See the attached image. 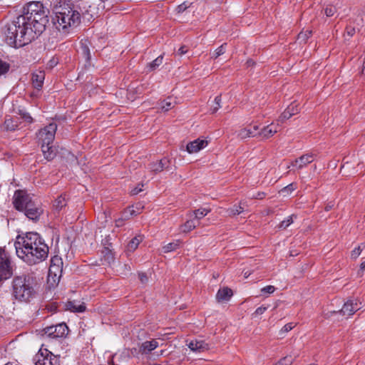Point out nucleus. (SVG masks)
<instances>
[{
	"label": "nucleus",
	"instance_id": "18",
	"mask_svg": "<svg viewBox=\"0 0 365 365\" xmlns=\"http://www.w3.org/2000/svg\"><path fill=\"white\" fill-rule=\"evenodd\" d=\"M299 112L297 105L295 103H291L287 109L281 114L278 121L283 123L285 120L290 118L292 115L297 114Z\"/></svg>",
	"mask_w": 365,
	"mask_h": 365
},
{
	"label": "nucleus",
	"instance_id": "53",
	"mask_svg": "<svg viewBox=\"0 0 365 365\" xmlns=\"http://www.w3.org/2000/svg\"><path fill=\"white\" fill-rule=\"evenodd\" d=\"M267 309V307L261 306L255 310L254 314H255V315L262 314Z\"/></svg>",
	"mask_w": 365,
	"mask_h": 365
},
{
	"label": "nucleus",
	"instance_id": "23",
	"mask_svg": "<svg viewBox=\"0 0 365 365\" xmlns=\"http://www.w3.org/2000/svg\"><path fill=\"white\" fill-rule=\"evenodd\" d=\"M135 206L134 205H132L130 207H128V208H126L123 214H122V217L121 218H119L118 220H116V223H117V225L118 226H120L121 224V222L124 220H128L130 219L132 216H135V215H137L138 214H139V211H137L134 209Z\"/></svg>",
	"mask_w": 365,
	"mask_h": 365
},
{
	"label": "nucleus",
	"instance_id": "32",
	"mask_svg": "<svg viewBox=\"0 0 365 365\" xmlns=\"http://www.w3.org/2000/svg\"><path fill=\"white\" fill-rule=\"evenodd\" d=\"M44 158L48 161L52 160L56 155V149L51 145L50 148H47L46 150H43Z\"/></svg>",
	"mask_w": 365,
	"mask_h": 365
},
{
	"label": "nucleus",
	"instance_id": "12",
	"mask_svg": "<svg viewBox=\"0 0 365 365\" xmlns=\"http://www.w3.org/2000/svg\"><path fill=\"white\" fill-rule=\"evenodd\" d=\"M314 160V155L312 153H307L299 158H297L295 160L292 161L291 165L292 167H295L297 169H302L304 167L307 166L308 164L313 162Z\"/></svg>",
	"mask_w": 365,
	"mask_h": 365
},
{
	"label": "nucleus",
	"instance_id": "40",
	"mask_svg": "<svg viewBox=\"0 0 365 365\" xmlns=\"http://www.w3.org/2000/svg\"><path fill=\"white\" fill-rule=\"evenodd\" d=\"M240 135L242 138H245L247 137H254L257 135L252 129L245 128L240 131Z\"/></svg>",
	"mask_w": 365,
	"mask_h": 365
},
{
	"label": "nucleus",
	"instance_id": "9",
	"mask_svg": "<svg viewBox=\"0 0 365 365\" xmlns=\"http://www.w3.org/2000/svg\"><path fill=\"white\" fill-rule=\"evenodd\" d=\"M56 130L57 125L55 123H51L38 131V137L43 143L52 144Z\"/></svg>",
	"mask_w": 365,
	"mask_h": 365
},
{
	"label": "nucleus",
	"instance_id": "1",
	"mask_svg": "<svg viewBox=\"0 0 365 365\" xmlns=\"http://www.w3.org/2000/svg\"><path fill=\"white\" fill-rule=\"evenodd\" d=\"M49 11L40 1H31L23 8V14L4 27L5 41L14 48H20L36 40L46 30Z\"/></svg>",
	"mask_w": 365,
	"mask_h": 365
},
{
	"label": "nucleus",
	"instance_id": "38",
	"mask_svg": "<svg viewBox=\"0 0 365 365\" xmlns=\"http://www.w3.org/2000/svg\"><path fill=\"white\" fill-rule=\"evenodd\" d=\"M212 103H213V105L211 106L210 110H211L212 113H215L221 107V96L220 95L217 96L215 98L214 101Z\"/></svg>",
	"mask_w": 365,
	"mask_h": 365
},
{
	"label": "nucleus",
	"instance_id": "49",
	"mask_svg": "<svg viewBox=\"0 0 365 365\" xmlns=\"http://www.w3.org/2000/svg\"><path fill=\"white\" fill-rule=\"evenodd\" d=\"M293 323H288L285 324L280 330L281 333H286L291 331L294 328Z\"/></svg>",
	"mask_w": 365,
	"mask_h": 365
},
{
	"label": "nucleus",
	"instance_id": "17",
	"mask_svg": "<svg viewBox=\"0 0 365 365\" xmlns=\"http://www.w3.org/2000/svg\"><path fill=\"white\" fill-rule=\"evenodd\" d=\"M158 346V342L155 339L144 341L139 347V353L145 355L149 354Z\"/></svg>",
	"mask_w": 365,
	"mask_h": 365
},
{
	"label": "nucleus",
	"instance_id": "31",
	"mask_svg": "<svg viewBox=\"0 0 365 365\" xmlns=\"http://www.w3.org/2000/svg\"><path fill=\"white\" fill-rule=\"evenodd\" d=\"M180 243L181 242L180 240H176L175 242H170L163 247V252L165 253H167L176 250L180 247Z\"/></svg>",
	"mask_w": 365,
	"mask_h": 365
},
{
	"label": "nucleus",
	"instance_id": "22",
	"mask_svg": "<svg viewBox=\"0 0 365 365\" xmlns=\"http://www.w3.org/2000/svg\"><path fill=\"white\" fill-rule=\"evenodd\" d=\"M279 125H274L273 123L264 127L258 134L263 138H269L274 135L278 131Z\"/></svg>",
	"mask_w": 365,
	"mask_h": 365
},
{
	"label": "nucleus",
	"instance_id": "60",
	"mask_svg": "<svg viewBox=\"0 0 365 365\" xmlns=\"http://www.w3.org/2000/svg\"><path fill=\"white\" fill-rule=\"evenodd\" d=\"M50 63H51V66H53V65H56L57 63V61L53 58L52 60L50 61Z\"/></svg>",
	"mask_w": 365,
	"mask_h": 365
},
{
	"label": "nucleus",
	"instance_id": "15",
	"mask_svg": "<svg viewBox=\"0 0 365 365\" xmlns=\"http://www.w3.org/2000/svg\"><path fill=\"white\" fill-rule=\"evenodd\" d=\"M360 309L356 302L349 299L344 303L343 307L340 310V313L344 316H351Z\"/></svg>",
	"mask_w": 365,
	"mask_h": 365
},
{
	"label": "nucleus",
	"instance_id": "45",
	"mask_svg": "<svg viewBox=\"0 0 365 365\" xmlns=\"http://www.w3.org/2000/svg\"><path fill=\"white\" fill-rule=\"evenodd\" d=\"M336 12V9L335 6H327L324 9V13L327 16L331 17L334 15V14Z\"/></svg>",
	"mask_w": 365,
	"mask_h": 365
},
{
	"label": "nucleus",
	"instance_id": "2",
	"mask_svg": "<svg viewBox=\"0 0 365 365\" xmlns=\"http://www.w3.org/2000/svg\"><path fill=\"white\" fill-rule=\"evenodd\" d=\"M14 246L17 257L29 265L39 264L45 261L48 255V246L36 232L19 235Z\"/></svg>",
	"mask_w": 365,
	"mask_h": 365
},
{
	"label": "nucleus",
	"instance_id": "56",
	"mask_svg": "<svg viewBox=\"0 0 365 365\" xmlns=\"http://www.w3.org/2000/svg\"><path fill=\"white\" fill-rule=\"evenodd\" d=\"M142 191V189L138 187H136L135 188H133L132 190H131V195H138V193H140V192Z\"/></svg>",
	"mask_w": 365,
	"mask_h": 365
},
{
	"label": "nucleus",
	"instance_id": "42",
	"mask_svg": "<svg viewBox=\"0 0 365 365\" xmlns=\"http://www.w3.org/2000/svg\"><path fill=\"white\" fill-rule=\"evenodd\" d=\"M173 107L172 102L170 101V98H168L167 101H163L161 102L160 108L162 110L166 112L170 110Z\"/></svg>",
	"mask_w": 365,
	"mask_h": 365
},
{
	"label": "nucleus",
	"instance_id": "51",
	"mask_svg": "<svg viewBox=\"0 0 365 365\" xmlns=\"http://www.w3.org/2000/svg\"><path fill=\"white\" fill-rule=\"evenodd\" d=\"M188 49L187 48V46H182L180 48H179V49L176 51V54L178 56H182V55L187 53Z\"/></svg>",
	"mask_w": 365,
	"mask_h": 365
},
{
	"label": "nucleus",
	"instance_id": "46",
	"mask_svg": "<svg viewBox=\"0 0 365 365\" xmlns=\"http://www.w3.org/2000/svg\"><path fill=\"white\" fill-rule=\"evenodd\" d=\"M312 34V31H306L304 33L303 32H301L300 34H299L298 35V39L301 41H306V40L309 38V36H311Z\"/></svg>",
	"mask_w": 365,
	"mask_h": 365
},
{
	"label": "nucleus",
	"instance_id": "4",
	"mask_svg": "<svg viewBox=\"0 0 365 365\" xmlns=\"http://www.w3.org/2000/svg\"><path fill=\"white\" fill-rule=\"evenodd\" d=\"M33 284V278L29 275L14 277L12 281L14 297L21 302H29L35 294Z\"/></svg>",
	"mask_w": 365,
	"mask_h": 365
},
{
	"label": "nucleus",
	"instance_id": "19",
	"mask_svg": "<svg viewBox=\"0 0 365 365\" xmlns=\"http://www.w3.org/2000/svg\"><path fill=\"white\" fill-rule=\"evenodd\" d=\"M233 295L232 290L229 287L220 289L216 294V299L218 302H227Z\"/></svg>",
	"mask_w": 365,
	"mask_h": 365
},
{
	"label": "nucleus",
	"instance_id": "37",
	"mask_svg": "<svg viewBox=\"0 0 365 365\" xmlns=\"http://www.w3.org/2000/svg\"><path fill=\"white\" fill-rule=\"evenodd\" d=\"M227 43H223L217 48H216L214 52L211 55V58L213 59H217L219 56L224 54L225 52V46Z\"/></svg>",
	"mask_w": 365,
	"mask_h": 365
},
{
	"label": "nucleus",
	"instance_id": "44",
	"mask_svg": "<svg viewBox=\"0 0 365 365\" xmlns=\"http://www.w3.org/2000/svg\"><path fill=\"white\" fill-rule=\"evenodd\" d=\"M60 261H61V259H58L57 257L53 258L51 259V266L49 267V272L50 273H52V272L55 273L56 271L59 269L58 266L55 264V262H59Z\"/></svg>",
	"mask_w": 365,
	"mask_h": 365
},
{
	"label": "nucleus",
	"instance_id": "62",
	"mask_svg": "<svg viewBox=\"0 0 365 365\" xmlns=\"http://www.w3.org/2000/svg\"><path fill=\"white\" fill-rule=\"evenodd\" d=\"M360 267H361V269H362V270L365 269V260L363 262H361Z\"/></svg>",
	"mask_w": 365,
	"mask_h": 365
},
{
	"label": "nucleus",
	"instance_id": "5",
	"mask_svg": "<svg viewBox=\"0 0 365 365\" xmlns=\"http://www.w3.org/2000/svg\"><path fill=\"white\" fill-rule=\"evenodd\" d=\"M15 266L9 252L0 247V282L11 278Z\"/></svg>",
	"mask_w": 365,
	"mask_h": 365
},
{
	"label": "nucleus",
	"instance_id": "35",
	"mask_svg": "<svg viewBox=\"0 0 365 365\" xmlns=\"http://www.w3.org/2000/svg\"><path fill=\"white\" fill-rule=\"evenodd\" d=\"M81 54L83 56V58L86 59V61L87 62H89L91 60V51H90L89 47L86 44L82 43L81 46Z\"/></svg>",
	"mask_w": 365,
	"mask_h": 365
},
{
	"label": "nucleus",
	"instance_id": "20",
	"mask_svg": "<svg viewBox=\"0 0 365 365\" xmlns=\"http://www.w3.org/2000/svg\"><path fill=\"white\" fill-rule=\"evenodd\" d=\"M187 346L193 351L202 352L209 349L208 344L204 341H191Z\"/></svg>",
	"mask_w": 365,
	"mask_h": 365
},
{
	"label": "nucleus",
	"instance_id": "7",
	"mask_svg": "<svg viewBox=\"0 0 365 365\" xmlns=\"http://www.w3.org/2000/svg\"><path fill=\"white\" fill-rule=\"evenodd\" d=\"M34 361L36 365H59L58 359L47 349L39 350Z\"/></svg>",
	"mask_w": 365,
	"mask_h": 365
},
{
	"label": "nucleus",
	"instance_id": "64",
	"mask_svg": "<svg viewBox=\"0 0 365 365\" xmlns=\"http://www.w3.org/2000/svg\"><path fill=\"white\" fill-rule=\"evenodd\" d=\"M5 365H12V364H11L8 363V364H5Z\"/></svg>",
	"mask_w": 365,
	"mask_h": 365
},
{
	"label": "nucleus",
	"instance_id": "27",
	"mask_svg": "<svg viewBox=\"0 0 365 365\" xmlns=\"http://www.w3.org/2000/svg\"><path fill=\"white\" fill-rule=\"evenodd\" d=\"M246 206L247 205L245 202H240L239 205H235L230 207L227 212L230 215H240L245 211Z\"/></svg>",
	"mask_w": 365,
	"mask_h": 365
},
{
	"label": "nucleus",
	"instance_id": "58",
	"mask_svg": "<svg viewBox=\"0 0 365 365\" xmlns=\"http://www.w3.org/2000/svg\"><path fill=\"white\" fill-rule=\"evenodd\" d=\"M255 64V62L252 59H248L246 62V65L247 67L253 66Z\"/></svg>",
	"mask_w": 365,
	"mask_h": 365
},
{
	"label": "nucleus",
	"instance_id": "61",
	"mask_svg": "<svg viewBox=\"0 0 365 365\" xmlns=\"http://www.w3.org/2000/svg\"><path fill=\"white\" fill-rule=\"evenodd\" d=\"M135 207H136V209H137V211H139V212H140V210L141 209H143V206H141L140 204H139V205H138H138H136Z\"/></svg>",
	"mask_w": 365,
	"mask_h": 365
},
{
	"label": "nucleus",
	"instance_id": "33",
	"mask_svg": "<svg viewBox=\"0 0 365 365\" xmlns=\"http://www.w3.org/2000/svg\"><path fill=\"white\" fill-rule=\"evenodd\" d=\"M297 354L292 356L288 355L282 359H281L275 365H291L295 359L297 358Z\"/></svg>",
	"mask_w": 365,
	"mask_h": 365
},
{
	"label": "nucleus",
	"instance_id": "43",
	"mask_svg": "<svg viewBox=\"0 0 365 365\" xmlns=\"http://www.w3.org/2000/svg\"><path fill=\"white\" fill-rule=\"evenodd\" d=\"M296 188H297L296 185L294 183H291V184L288 185L287 186L284 187V188H282L280 190V192L282 193L284 195H289L292 191H294Z\"/></svg>",
	"mask_w": 365,
	"mask_h": 365
},
{
	"label": "nucleus",
	"instance_id": "3",
	"mask_svg": "<svg viewBox=\"0 0 365 365\" xmlns=\"http://www.w3.org/2000/svg\"><path fill=\"white\" fill-rule=\"evenodd\" d=\"M53 21L59 31L67 33L69 28H74L80 24L81 14L76 6L63 4L56 8Z\"/></svg>",
	"mask_w": 365,
	"mask_h": 365
},
{
	"label": "nucleus",
	"instance_id": "26",
	"mask_svg": "<svg viewBox=\"0 0 365 365\" xmlns=\"http://www.w3.org/2000/svg\"><path fill=\"white\" fill-rule=\"evenodd\" d=\"M67 205L66 195H61L53 202V207L57 212H60Z\"/></svg>",
	"mask_w": 365,
	"mask_h": 365
},
{
	"label": "nucleus",
	"instance_id": "13",
	"mask_svg": "<svg viewBox=\"0 0 365 365\" xmlns=\"http://www.w3.org/2000/svg\"><path fill=\"white\" fill-rule=\"evenodd\" d=\"M170 165V160L167 158H163L159 161L150 163L148 165V168L151 172L158 173L165 169H168Z\"/></svg>",
	"mask_w": 365,
	"mask_h": 365
},
{
	"label": "nucleus",
	"instance_id": "57",
	"mask_svg": "<svg viewBox=\"0 0 365 365\" xmlns=\"http://www.w3.org/2000/svg\"><path fill=\"white\" fill-rule=\"evenodd\" d=\"M52 145L51 144H47V143H43V142H42V144H41V150H47V148H50Z\"/></svg>",
	"mask_w": 365,
	"mask_h": 365
},
{
	"label": "nucleus",
	"instance_id": "6",
	"mask_svg": "<svg viewBox=\"0 0 365 365\" xmlns=\"http://www.w3.org/2000/svg\"><path fill=\"white\" fill-rule=\"evenodd\" d=\"M34 200L33 197L26 191L17 190L14 192L12 203L16 210L23 212L27 206Z\"/></svg>",
	"mask_w": 365,
	"mask_h": 365
},
{
	"label": "nucleus",
	"instance_id": "28",
	"mask_svg": "<svg viewBox=\"0 0 365 365\" xmlns=\"http://www.w3.org/2000/svg\"><path fill=\"white\" fill-rule=\"evenodd\" d=\"M101 252L103 259L107 264H110L114 262V254L109 247H106V248H103Z\"/></svg>",
	"mask_w": 365,
	"mask_h": 365
},
{
	"label": "nucleus",
	"instance_id": "16",
	"mask_svg": "<svg viewBox=\"0 0 365 365\" xmlns=\"http://www.w3.org/2000/svg\"><path fill=\"white\" fill-rule=\"evenodd\" d=\"M208 142L206 140H201L197 138L192 142H190L187 145L186 149L189 153H195L205 148Z\"/></svg>",
	"mask_w": 365,
	"mask_h": 365
},
{
	"label": "nucleus",
	"instance_id": "50",
	"mask_svg": "<svg viewBox=\"0 0 365 365\" xmlns=\"http://www.w3.org/2000/svg\"><path fill=\"white\" fill-rule=\"evenodd\" d=\"M188 8V6L185 2L178 5L176 8V11L178 13H182Z\"/></svg>",
	"mask_w": 365,
	"mask_h": 365
},
{
	"label": "nucleus",
	"instance_id": "8",
	"mask_svg": "<svg viewBox=\"0 0 365 365\" xmlns=\"http://www.w3.org/2000/svg\"><path fill=\"white\" fill-rule=\"evenodd\" d=\"M43 334L49 338L57 339L65 337L68 333V327L65 323L48 326L43 329Z\"/></svg>",
	"mask_w": 365,
	"mask_h": 365
},
{
	"label": "nucleus",
	"instance_id": "10",
	"mask_svg": "<svg viewBox=\"0 0 365 365\" xmlns=\"http://www.w3.org/2000/svg\"><path fill=\"white\" fill-rule=\"evenodd\" d=\"M23 212L29 220L34 222H37L43 214V209L42 208L41 204L34 200L27 206Z\"/></svg>",
	"mask_w": 365,
	"mask_h": 365
},
{
	"label": "nucleus",
	"instance_id": "54",
	"mask_svg": "<svg viewBox=\"0 0 365 365\" xmlns=\"http://www.w3.org/2000/svg\"><path fill=\"white\" fill-rule=\"evenodd\" d=\"M102 244L103 245V248H106V247H111V243L109 242V239L108 237H106L102 240Z\"/></svg>",
	"mask_w": 365,
	"mask_h": 365
},
{
	"label": "nucleus",
	"instance_id": "30",
	"mask_svg": "<svg viewBox=\"0 0 365 365\" xmlns=\"http://www.w3.org/2000/svg\"><path fill=\"white\" fill-rule=\"evenodd\" d=\"M211 212L210 208H200L195 210L192 212V214H190V217H191L194 215V217L200 222V220L205 217L209 212Z\"/></svg>",
	"mask_w": 365,
	"mask_h": 365
},
{
	"label": "nucleus",
	"instance_id": "34",
	"mask_svg": "<svg viewBox=\"0 0 365 365\" xmlns=\"http://www.w3.org/2000/svg\"><path fill=\"white\" fill-rule=\"evenodd\" d=\"M163 56L160 55L148 65L150 71L155 70L160 65L163 63Z\"/></svg>",
	"mask_w": 365,
	"mask_h": 365
},
{
	"label": "nucleus",
	"instance_id": "36",
	"mask_svg": "<svg viewBox=\"0 0 365 365\" xmlns=\"http://www.w3.org/2000/svg\"><path fill=\"white\" fill-rule=\"evenodd\" d=\"M10 64L0 58V77L5 76L10 70Z\"/></svg>",
	"mask_w": 365,
	"mask_h": 365
},
{
	"label": "nucleus",
	"instance_id": "25",
	"mask_svg": "<svg viewBox=\"0 0 365 365\" xmlns=\"http://www.w3.org/2000/svg\"><path fill=\"white\" fill-rule=\"evenodd\" d=\"M66 309L73 312H83L86 310L83 303L76 305L75 301H68L66 303Z\"/></svg>",
	"mask_w": 365,
	"mask_h": 365
},
{
	"label": "nucleus",
	"instance_id": "55",
	"mask_svg": "<svg viewBox=\"0 0 365 365\" xmlns=\"http://www.w3.org/2000/svg\"><path fill=\"white\" fill-rule=\"evenodd\" d=\"M334 206V203L333 202H328L325 207H324V210L325 211L328 212L330 210H331L333 208V207Z\"/></svg>",
	"mask_w": 365,
	"mask_h": 365
},
{
	"label": "nucleus",
	"instance_id": "21",
	"mask_svg": "<svg viewBox=\"0 0 365 365\" xmlns=\"http://www.w3.org/2000/svg\"><path fill=\"white\" fill-rule=\"evenodd\" d=\"M45 78V73L43 71H38L32 74V84L34 87L38 90H40L43 84Z\"/></svg>",
	"mask_w": 365,
	"mask_h": 365
},
{
	"label": "nucleus",
	"instance_id": "48",
	"mask_svg": "<svg viewBox=\"0 0 365 365\" xmlns=\"http://www.w3.org/2000/svg\"><path fill=\"white\" fill-rule=\"evenodd\" d=\"M275 287L272 285H268L261 289L262 293L272 294L275 291Z\"/></svg>",
	"mask_w": 365,
	"mask_h": 365
},
{
	"label": "nucleus",
	"instance_id": "52",
	"mask_svg": "<svg viewBox=\"0 0 365 365\" xmlns=\"http://www.w3.org/2000/svg\"><path fill=\"white\" fill-rule=\"evenodd\" d=\"M138 277H139L140 281L143 284H145L148 281V277L147 274L145 273H144V272H140L138 274Z\"/></svg>",
	"mask_w": 365,
	"mask_h": 365
},
{
	"label": "nucleus",
	"instance_id": "24",
	"mask_svg": "<svg viewBox=\"0 0 365 365\" xmlns=\"http://www.w3.org/2000/svg\"><path fill=\"white\" fill-rule=\"evenodd\" d=\"M200 224V222L195 217L187 220L183 225L180 226V230L182 232H189L191 230L197 227Z\"/></svg>",
	"mask_w": 365,
	"mask_h": 365
},
{
	"label": "nucleus",
	"instance_id": "11",
	"mask_svg": "<svg viewBox=\"0 0 365 365\" xmlns=\"http://www.w3.org/2000/svg\"><path fill=\"white\" fill-rule=\"evenodd\" d=\"M78 10L81 14V19L83 18L88 21L94 19L96 16L97 12L96 11V8L88 4L87 1H82L76 5Z\"/></svg>",
	"mask_w": 365,
	"mask_h": 365
},
{
	"label": "nucleus",
	"instance_id": "47",
	"mask_svg": "<svg viewBox=\"0 0 365 365\" xmlns=\"http://www.w3.org/2000/svg\"><path fill=\"white\" fill-rule=\"evenodd\" d=\"M19 114L21 116V118L24 119L27 123H31L33 122V118L29 113L21 111Z\"/></svg>",
	"mask_w": 365,
	"mask_h": 365
},
{
	"label": "nucleus",
	"instance_id": "14",
	"mask_svg": "<svg viewBox=\"0 0 365 365\" xmlns=\"http://www.w3.org/2000/svg\"><path fill=\"white\" fill-rule=\"evenodd\" d=\"M20 124L19 118L17 117L6 118L4 123L1 125V130L3 131H15L19 129Z\"/></svg>",
	"mask_w": 365,
	"mask_h": 365
},
{
	"label": "nucleus",
	"instance_id": "41",
	"mask_svg": "<svg viewBox=\"0 0 365 365\" xmlns=\"http://www.w3.org/2000/svg\"><path fill=\"white\" fill-rule=\"evenodd\" d=\"M364 247H365L364 244H361L357 247H356L354 250L351 251V257L352 259H356L361 255V252Z\"/></svg>",
	"mask_w": 365,
	"mask_h": 365
},
{
	"label": "nucleus",
	"instance_id": "29",
	"mask_svg": "<svg viewBox=\"0 0 365 365\" xmlns=\"http://www.w3.org/2000/svg\"><path fill=\"white\" fill-rule=\"evenodd\" d=\"M143 235H138L133 237L128 244L127 250L128 252H133L135 250L140 242L143 241Z\"/></svg>",
	"mask_w": 365,
	"mask_h": 365
},
{
	"label": "nucleus",
	"instance_id": "59",
	"mask_svg": "<svg viewBox=\"0 0 365 365\" xmlns=\"http://www.w3.org/2000/svg\"><path fill=\"white\" fill-rule=\"evenodd\" d=\"M264 192H259L257 194V196L254 197L255 198H258V199H262L264 197Z\"/></svg>",
	"mask_w": 365,
	"mask_h": 365
},
{
	"label": "nucleus",
	"instance_id": "39",
	"mask_svg": "<svg viewBox=\"0 0 365 365\" xmlns=\"http://www.w3.org/2000/svg\"><path fill=\"white\" fill-rule=\"evenodd\" d=\"M293 217L294 215L289 216L287 219L282 221L279 225L278 228L281 230H285L288 226H289L293 222Z\"/></svg>",
	"mask_w": 365,
	"mask_h": 365
},
{
	"label": "nucleus",
	"instance_id": "63",
	"mask_svg": "<svg viewBox=\"0 0 365 365\" xmlns=\"http://www.w3.org/2000/svg\"><path fill=\"white\" fill-rule=\"evenodd\" d=\"M252 128H253L252 130L256 133V131L258 130V126L257 125H254L252 127Z\"/></svg>",
	"mask_w": 365,
	"mask_h": 365
}]
</instances>
